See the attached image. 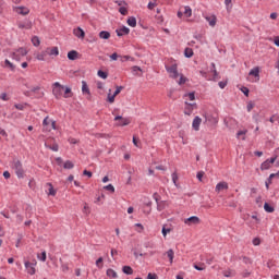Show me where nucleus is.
Instances as JSON below:
<instances>
[{
    "mask_svg": "<svg viewBox=\"0 0 279 279\" xmlns=\"http://www.w3.org/2000/svg\"><path fill=\"white\" fill-rule=\"evenodd\" d=\"M61 269H62V271H64V272L69 271V265L62 264V265H61Z\"/></svg>",
    "mask_w": 279,
    "mask_h": 279,
    "instance_id": "64",
    "label": "nucleus"
},
{
    "mask_svg": "<svg viewBox=\"0 0 279 279\" xmlns=\"http://www.w3.org/2000/svg\"><path fill=\"white\" fill-rule=\"evenodd\" d=\"M32 43H33L34 47H39L40 46V38H38V36H34L32 38Z\"/></svg>",
    "mask_w": 279,
    "mask_h": 279,
    "instance_id": "39",
    "label": "nucleus"
},
{
    "mask_svg": "<svg viewBox=\"0 0 279 279\" xmlns=\"http://www.w3.org/2000/svg\"><path fill=\"white\" fill-rule=\"evenodd\" d=\"M64 90V86L60 83L56 82L52 85V94L54 95L56 99H60L62 97V92Z\"/></svg>",
    "mask_w": 279,
    "mask_h": 279,
    "instance_id": "3",
    "label": "nucleus"
},
{
    "mask_svg": "<svg viewBox=\"0 0 279 279\" xmlns=\"http://www.w3.org/2000/svg\"><path fill=\"white\" fill-rule=\"evenodd\" d=\"M184 56H185V58H193V49L192 48H185Z\"/></svg>",
    "mask_w": 279,
    "mask_h": 279,
    "instance_id": "37",
    "label": "nucleus"
},
{
    "mask_svg": "<svg viewBox=\"0 0 279 279\" xmlns=\"http://www.w3.org/2000/svg\"><path fill=\"white\" fill-rule=\"evenodd\" d=\"M49 190L48 195H51L52 197H56V189H53V184L48 183Z\"/></svg>",
    "mask_w": 279,
    "mask_h": 279,
    "instance_id": "34",
    "label": "nucleus"
},
{
    "mask_svg": "<svg viewBox=\"0 0 279 279\" xmlns=\"http://www.w3.org/2000/svg\"><path fill=\"white\" fill-rule=\"evenodd\" d=\"M63 90H64L63 97L65 99H69V97H73V93H71V87H65Z\"/></svg>",
    "mask_w": 279,
    "mask_h": 279,
    "instance_id": "32",
    "label": "nucleus"
},
{
    "mask_svg": "<svg viewBox=\"0 0 279 279\" xmlns=\"http://www.w3.org/2000/svg\"><path fill=\"white\" fill-rule=\"evenodd\" d=\"M117 96H114V94L112 95V89H109L108 96H107V101L109 104H114V99Z\"/></svg>",
    "mask_w": 279,
    "mask_h": 279,
    "instance_id": "27",
    "label": "nucleus"
},
{
    "mask_svg": "<svg viewBox=\"0 0 279 279\" xmlns=\"http://www.w3.org/2000/svg\"><path fill=\"white\" fill-rule=\"evenodd\" d=\"M211 73H214V82H216V80H219V72H217V69L211 70Z\"/></svg>",
    "mask_w": 279,
    "mask_h": 279,
    "instance_id": "47",
    "label": "nucleus"
},
{
    "mask_svg": "<svg viewBox=\"0 0 279 279\" xmlns=\"http://www.w3.org/2000/svg\"><path fill=\"white\" fill-rule=\"evenodd\" d=\"M116 33H117V36H128V34H130V28H128L126 26H123L122 28H118Z\"/></svg>",
    "mask_w": 279,
    "mask_h": 279,
    "instance_id": "17",
    "label": "nucleus"
},
{
    "mask_svg": "<svg viewBox=\"0 0 279 279\" xmlns=\"http://www.w3.org/2000/svg\"><path fill=\"white\" fill-rule=\"evenodd\" d=\"M128 60H134V58H132L131 56H123L121 57V62H128Z\"/></svg>",
    "mask_w": 279,
    "mask_h": 279,
    "instance_id": "56",
    "label": "nucleus"
},
{
    "mask_svg": "<svg viewBox=\"0 0 279 279\" xmlns=\"http://www.w3.org/2000/svg\"><path fill=\"white\" fill-rule=\"evenodd\" d=\"M99 38H101L102 40H108L110 38V32H108V31L100 32Z\"/></svg>",
    "mask_w": 279,
    "mask_h": 279,
    "instance_id": "24",
    "label": "nucleus"
},
{
    "mask_svg": "<svg viewBox=\"0 0 279 279\" xmlns=\"http://www.w3.org/2000/svg\"><path fill=\"white\" fill-rule=\"evenodd\" d=\"M27 53V49H25V48H19V49H16L15 51H13L12 53H11V58L13 59V60H16V62H21V59L22 58H25V54Z\"/></svg>",
    "mask_w": 279,
    "mask_h": 279,
    "instance_id": "2",
    "label": "nucleus"
},
{
    "mask_svg": "<svg viewBox=\"0 0 279 279\" xmlns=\"http://www.w3.org/2000/svg\"><path fill=\"white\" fill-rule=\"evenodd\" d=\"M264 209L265 210H274V207L269 206V203L264 204Z\"/></svg>",
    "mask_w": 279,
    "mask_h": 279,
    "instance_id": "62",
    "label": "nucleus"
},
{
    "mask_svg": "<svg viewBox=\"0 0 279 279\" xmlns=\"http://www.w3.org/2000/svg\"><path fill=\"white\" fill-rule=\"evenodd\" d=\"M4 66H8V69H11V71H15L16 65L10 62V60L5 59Z\"/></svg>",
    "mask_w": 279,
    "mask_h": 279,
    "instance_id": "31",
    "label": "nucleus"
},
{
    "mask_svg": "<svg viewBox=\"0 0 279 279\" xmlns=\"http://www.w3.org/2000/svg\"><path fill=\"white\" fill-rule=\"evenodd\" d=\"M47 56H60V50L58 47H48L46 48Z\"/></svg>",
    "mask_w": 279,
    "mask_h": 279,
    "instance_id": "14",
    "label": "nucleus"
},
{
    "mask_svg": "<svg viewBox=\"0 0 279 279\" xmlns=\"http://www.w3.org/2000/svg\"><path fill=\"white\" fill-rule=\"evenodd\" d=\"M169 232H171V229H167L166 227H162V229H161V234H162L163 236H167V234H169Z\"/></svg>",
    "mask_w": 279,
    "mask_h": 279,
    "instance_id": "53",
    "label": "nucleus"
},
{
    "mask_svg": "<svg viewBox=\"0 0 279 279\" xmlns=\"http://www.w3.org/2000/svg\"><path fill=\"white\" fill-rule=\"evenodd\" d=\"M12 168L14 169L17 178L20 179L25 178V170H23V163L21 162V160L19 159L13 160Z\"/></svg>",
    "mask_w": 279,
    "mask_h": 279,
    "instance_id": "1",
    "label": "nucleus"
},
{
    "mask_svg": "<svg viewBox=\"0 0 279 279\" xmlns=\"http://www.w3.org/2000/svg\"><path fill=\"white\" fill-rule=\"evenodd\" d=\"M24 265H25V269H26L27 274H29V276H34V274H36V265H37L36 259H33L32 262L26 260L24 263Z\"/></svg>",
    "mask_w": 279,
    "mask_h": 279,
    "instance_id": "4",
    "label": "nucleus"
},
{
    "mask_svg": "<svg viewBox=\"0 0 279 279\" xmlns=\"http://www.w3.org/2000/svg\"><path fill=\"white\" fill-rule=\"evenodd\" d=\"M166 71L172 80H178V77H180V73H178V64H172L171 66L166 65Z\"/></svg>",
    "mask_w": 279,
    "mask_h": 279,
    "instance_id": "5",
    "label": "nucleus"
},
{
    "mask_svg": "<svg viewBox=\"0 0 279 279\" xmlns=\"http://www.w3.org/2000/svg\"><path fill=\"white\" fill-rule=\"evenodd\" d=\"M276 158L277 157H271L270 159L265 160L260 166V170L267 171V169H271V165H274V162H276Z\"/></svg>",
    "mask_w": 279,
    "mask_h": 279,
    "instance_id": "6",
    "label": "nucleus"
},
{
    "mask_svg": "<svg viewBox=\"0 0 279 279\" xmlns=\"http://www.w3.org/2000/svg\"><path fill=\"white\" fill-rule=\"evenodd\" d=\"M138 71H140V72L143 71L138 65H134V66L132 68V73H133V75H138Z\"/></svg>",
    "mask_w": 279,
    "mask_h": 279,
    "instance_id": "43",
    "label": "nucleus"
},
{
    "mask_svg": "<svg viewBox=\"0 0 279 279\" xmlns=\"http://www.w3.org/2000/svg\"><path fill=\"white\" fill-rule=\"evenodd\" d=\"M172 182H173L174 186H178V173H175V172L172 173Z\"/></svg>",
    "mask_w": 279,
    "mask_h": 279,
    "instance_id": "49",
    "label": "nucleus"
},
{
    "mask_svg": "<svg viewBox=\"0 0 279 279\" xmlns=\"http://www.w3.org/2000/svg\"><path fill=\"white\" fill-rule=\"evenodd\" d=\"M45 147H47V149H51L52 151H58L59 149L58 144H53L52 146H49L47 143H45Z\"/></svg>",
    "mask_w": 279,
    "mask_h": 279,
    "instance_id": "41",
    "label": "nucleus"
},
{
    "mask_svg": "<svg viewBox=\"0 0 279 279\" xmlns=\"http://www.w3.org/2000/svg\"><path fill=\"white\" fill-rule=\"evenodd\" d=\"M82 92L90 95V89L88 88V84L85 81L82 82Z\"/></svg>",
    "mask_w": 279,
    "mask_h": 279,
    "instance_id": "29",
    "label": "nucleus"
},
{
    "mask_svg": "<svg viewBox=\"0 0 279 279\" xmlns=\"http://www.w3.org/2000/svg\"><path fill=\"white\" fill-rule=\"evenodd\" d=\"M116 3H118V5H119L120 8H123V5H128V2H125V1H123V0H121V1H116Z\"/></svg>",
    "mask_w": 279,
    "mask_h": 279,
    "instance_id": "63",
    "label": "nucleus"
},
{
    "mask_svg": "<svg viewBox=\"0 0 279 279\" xmlns=\"http://www.w3.org/2000/svg\"><path fill=\"white\" fill-rule=\"evenodd\" d=\"M27 102L25 104H16L14 105V108H16V110H25V108H27Z\"/></svg>",
    "mask_w": 279,
    "mask_h": 279,
    "instance_id": "40",
    "label": "nucleus"
},
{
    "mask_svg": "<svg viewBox=\"0 0 279 279\" xmlns=\"http://www.w3.org/2000/svg\"><path fill=\"white\" fill-rule=\"evenodd\" d=\"M122 90H123V86H116V90L113 95L117 97V95H119Z\"/></svg>",
    "mask_w": 279,
    "mask_h": 279,
    "instance_id": "52",
    "label": "nucleus"
},
{
    "mask_svg": "<svg viewBox=\"0 0 279 279\" xmlns=\"http://www.w3.org/2000/svg\"><path fill=\"white\" fill-rule=\"evenodd\" d=\"M73 167H75V165L71 160H66L63 165V169H73Z\"/></svg>",
    "mask_w": 279,
    "mask_h": 279,
    "instance_id": "35",
    "label": "nucleus"
},
{
    "mask_svg": "<svg viewBox=\"0 0 279 279\" xmlns=\"http://www.w3.org/2000/svg\"><path fill=\"white\" fill-rule=\"evenodd\" d=\"M186 107L184 109V114H187V117H191V114H193V110L194 108H197L196 104H189L185 102Z\"/></svg>",
    "mask_w": 279,
    "mask_h": 279,
    "instance_id": "11",
    "label": "nucleus"
},
{
    "mask_svg": "<svg viewBox=\"0 0 279 279\" xmlns=\"http://www.w3.org/2000/svg\"><path fill=\"white\" fill-rule=\"evenodd\" d=\"M98 77H101V80H108V72H104L101 70L97 73Z\"/></svg>",
    "mask_w": 279,
    "mask_h": 279,
    "instance_id": "38",
    "label": "nucleus"
},
{
    "mask_svg": "<svg viewBox=\"0 0 279 279\" xmlns=\"http://www.w3.org/2000/svg\"><path fill=\"white\" fill-rule=\"evenodd\" d=\"M45 58H47V50H44V51L38 52L36 54V59L39 60V61H45Z\"/></svg>",
    "mask_w": 279,
    "mask_h": 279,
    "instance_id": "26",
    "label": "nucleus"
},
{
    "mask_svg": "<svg viewBox=\"0 0 279 279\" xmlns=\"http://www.w3.org/2000/svg\"><path fill=\"white\" fill-rule=\"evenodd\" d=\"M205 19L209 23L210 27H215V25H217V15L206 16Z\"/></svg>",
    "mask_w": 279,
    "mask_h": 279,
    "instance_id": "18",
    "label": "nucleus"
},
{
    "mask_svg": "<svg viewBox=\"0 0 279 279\" xmlns=\"http://www.w3.org/2000/svg\"><path fill=\"white\" fill-rule=\"evenodd\" d=\"M114 121H119V122L117 123V125L120 126V128H123V126H125V125H130V119L123 118V117H121V116H117V117L114 118Z\"/></svg>",
    "mask_w": 279,
    "mask_h": 279,
    "instance_id": "8",
    "label": "nucleus"
},
{
    "mask_svg": "<svg viewBox=\"0 0 279 279\" xmlns=\"http://www.w3.org/2000/svg\"><path fill=\"white\" fill-rule=\"evenodd\" d=\"M83 175H87V178H93V172H90L88 170H84Z\"/></svg>",
    "mask_w": 279,
    "mask_h": 279,
    "instance_id": "61",
    "label": "nucleus"
},
{
    "mask_svg": "<svg viewBox=\"0 0 279 279\" xmlns=\"http://www.w3.org/2000/svg\"><path fill=\"white\" fill-rule=\"evenodd\" d=\"M106 191H110V193H114V185L109 184L107 186L104 187Z\"/></svg>",
    "mask_w": 279,
    "mask_h": 279,
    "instance_id": "55",
    "label": "nucleus"
},
{
    "mask_svg": "<svg viewBox=\"0 0 279 279\" xmlns=\"http://www.w3.org/2000/svg\"><path fill=\"white\" fill-rule=\"evenodd\" d=\"M254 102L253 101H248L247 102V106H246V110L247 112H252V110L254 109Z\"/></svg>",
    "mask_w": 279,
    "mask_h": 279,
    "instance_id": "45",
    "label": "nucleus"
},
{
    "mask_svg": "<svg viewBox=\"0 0 279 279\" xmlns=\"http://www.w3.org/2000/svg\"><path fill=\"white\" fill-rule=\"evenodd\" d=\"M13 12L21 14L22 16H27V14H29V9L27 7H13Z\"/></svg>",
    "mask_w": 279,
    "mask_h": 279,
    "instance_id": "7",
    "label": "nucleus"
},
{
    "mask_svg": "<svg viewBox=\"0 0 279 279\" xmlns=\"http://www.w3.org/2000/svg\"><path fill=\"white\" fill-rule=\"evenodd\" d=\"M196 178L199 182H202V178H204V171L197 172Z\"/></svg>",
    "mask_w": 279,
    "mask_h": 279,
    "instance_id": "58",
    "label": "nucleus"
},
{
    "mask_svg": "<svg viewBox=\"0 0 279 279\" xmlns=\"http://www.w3.org/2000/svg\"><path fill=\"white\" fill-rule=\"evenodd\" d=\"M225 5L227 7V10H232V0H225Z\"/></svg>",
    "mask_w": 279,
    "mask_h": 279,
    "instance_id": "48",
    "label": "nucleus"
},
{
    "mask_svg": "<svg viewBox=\"0 0 279 279\" xmlns=\"http://www.w3.org/2000/svg\"><path fill=\"white\" fill-rule=\"evenodd\" d=\"M184 15L187 19H191V16L193 15V10H191V7H184Z\"/></svg>",
    "mask_w": 279,
    "mask_h": 279,
    "instance_id": "30",
    "label": "nucleus"
},
{
    "mask_svg": "<svg viewBox=\"0 0 279 279\" xmlns=\"http://www.w3.org/2000/svg\"><path fill=\"white\" fill-rule=\"evenodd\" d=\"M73 34L74 36H76V38H81L82 40H84L86 36V33L84 32V29H82V27L74 28Z\"/></svg>",
    "mask_w": 279,
    "mask_h": 279,
    "instance_id": "12",
    "label": "nucleus"
},
{
    "mask_svg": "<svg viewBox=\"0 0 279 279\" xmlns=\"http://www.w3.org/2000/svg\"><path fill=\"white\" fill-rule=\"evenodd\" d=\"M96 267L98 269H104V257H99L97 260H96Z\"/></svg>",
    "mask_w": 279,
    "mask_h": 279,
    "instance_id": "36",
    "label": "nucleus"
},
{
    "mask_svg": "<svg viewBox=\"0 0 279 279\" xmlns=\"http://www.w3.org/2000/svg\"><path fill=\"white\" fill-rule=\"evenodd\" d=\"M146 279H158V275L149 272Z\"/></svg>",
    "mask_w": 279,
    "mask_h": 279,
    "instance_id": "57",
    "label": "nucleus"
},
{
    "mask_svg": "<svg viewBox=\"0 0 279 279\" xmlns=\"http://www.w3.org/2000/svg\"><path fill=\"white\" fill-rule=\"evenodd\" d=\"M17 27L20 29H32V21L19 22Z\"/></svg>",
    "mask_w": 279,
    "mask_h": 279,
    "instance_id": "16",
    "label": "nucleus"
},
{
    "mask_svg": "<svg viewBox=\"0 0 279 279\" xmlns=\"http://www.w3.org/2000/svg\"><path fill=\"white\" fill-rule=\"evenodd\" d=\"M185 97H189L190 101H195V93H189L187 95H185Z\"/></svg>",
    "mask_w": 279,
    "mask_h": 279,
    "instance_id": "54",
    "label": "nucleus"
},
{
    "mask_svg": "<svg viewBox=\"0 0 279 279\" xmlns=\"http://www.w3.org/2000/svg\"><path fill=\"white\" fill-rule=\"evenodd\" d=\"M184 223H186V226H197L199 225V217L191 216L184 220Z\"/></svg>",
    "mask_w": 279,
    "mask_h": 279,
    "instance_id": "10",
    "label": "nucleus"
},
{
    "mask_svg": "<svg viewBox=\"0 0 279 279\" xmlns=\"http://www.w3.org/2000/svg\"><path fill=\"white\" fill-rule=\"evenodd\" d=\"M126 23L128 25H130V27H136V17L134 16L129 17Z\"/></svg>",
    "mask_w": 279,
    "mask_h": 279,
    "instance_id": "28",
    "label": "nucleus"
},
{
    "mask_svg": "<svg viewBox=\"0 0 279 279\" xmlns=\"http://www.w3.org/2000/svg\"><path fill=\"white\" fill-rule=\"evenodd\" d=\"M241 92L243 93V95H245V97H250V88L247 87H242Z\"/></svg>",
    "mask_w": 279,
    "mask_h": 279,
    "instance_id": "50",
    "label": "nucleus"
},
{
    "mask_svg": "<svg viewBox=\"0 0 279 279\" xmlns=\"http://www.w3.org/2000/svg\"><path fill=\"white\" fill-rule=\"evenodd\" d=\"M245 134H247V130L239 131L236 136H238V138H240L241 136H245Z\"/></svg>",
    "mask_w": 279,
    "mask_h": 279,
    "instance_id": "59",
    "label": "nucleus"
},
{
    "mask_svg": "<svg viewBox=\"0 0 279 279\" xmlns=\"http://www.w3.org/2000/svg\"><path fill=\"white\" fill-rule=\"evenodd\" d=\"M248 75H253V77H257V80L260 78V68L256 66L252 69L248 73Z\"/></svg>",
    "mask_w": 279,
    "mask_h": 279,
    "instance_id": "19",
    "label": "nucleus"
},
{
    "mask_svg": "<svg viewBox=\"0 0 279 279\" xmlns=\"http://www.w3.org/2000/svg\"><path fill=\"white\" fill-rule=\"evenodd\" d=\"M182 84H186V77L181 74L179 80V85L182 86Z\"/></svg>",
    "mask_w": 279,
    "mask_h": 279,
    "instance_id": "51",
    "label": "nucleus"
},
{
    "mask_svg": "<svg viewBox=\"0 0 279 279\" xmlns=\"http://www.w3.org/2000/svg\"><path fill=\"white\" fill-rule=\"evenodd\" d=\"M107 276H108V278H117V271H114V269H111V268H109V269H107Z\"/></svg>",
    "mask_w": 279,
    "mask_h": 279,
    "instance_id": "33",
    "label": "nucleus"
},
{
    "mask_svg": "<svg viewBox=\"0 0 279 279\" xmlns=\"http://www.w3.org/2000/svg\"><path fill=\"white\" fill-rule=\"evenodd\" d=\"M122 271H123V274H125L126 276H132V274H134V269H132L131 266H123V267H122Z\"/></svg>",
    "mask_w": 279,
    "mask_h": 279,
    "instance_id": "21",
    "label": "nucleus"
},
{
    "mask_svg": "<svg viewBox=\"0 0 279 279\" xmlns=\"http://www.w3.org/2000/svg\"><path fill=\"white\" fill-rule=\"evenodd\" d=\"M193 267L194 269H196V271H204V269H206V264L198 263V264H194Z\"/></svg>",
    "mask_w": 279,
    "mask_h": 279,
    "instance_id": "25",
    "label": "nucleus"
},
{
    "mask_svg": "<svg viewBox=\"0 0 279 279\" xmlns=\"http://www.w3.org/2000/svg\"><path fill=\"white\" fill-rule=\"evenodd\" d=\"M43 125H44V132H51V129L48 128V125H49V116H47L44 119Z\"/></svg>",
    "mask_w": 279,
    "mask_h": 279,
    "instance_id": "23",
    "label": "nucleus"
},
{
    "mask_svg": "<svg viewBox=\"0 0 279 279\" xmlns=\"http://www.w3.org/2000/svg\"><path fill=\"white\" fill-rule=\"evenodd\" d=\"M240 258H242L244 265H252V258H250L247 256H242Z\"/></svg>",
    "mask_w": 279,
    "mask_h": 279,
    "instance_id": "42",
    "label": "nucleus"
},
{
    "mask_svg": "<svg viewBox=\"0 0 279 279\" xmlns=\"http://www.w3.org/2000/svg\"><path fill=\"white\" fill-rule=\"evenodd\" d=\"M38 258H39V260L45 263V260H47V252H43L41 255H38Z\"/></svg>",
    "mask_w": 279,
    "mask_h": 279,
    "instance_id": "46",
    "label": "nucleus"
},
{
    "mask_svg": "<svg viewBox=\"0 0 279 279\" xmlns=\"http://www.w3.org/2000/svg\"><path fill=\"white\" fill-rule=\"evenodd\" d=\"M199 125H202V118L196 116L192 122V128L195 132H199Z\"/></svg>",
    "mask_w": 279,
    "mask_h": 279,
    "instance_id": "13",
    "label": "nucleus"
},
{
    "mask_svg": "<svg viewBox=\"0 0 279 279\" xmlns=\"http://www.w3.org/2000/svg\"><path fill=\"white\" fill-rule=\"evenodd\" d=\"M221 191H228V182L222 181L216 185V193H221Z\"/></svg>",
    "mask_w": 279,
    "mask_h": 279,
    "instance_id": "15",
    "label": "nucleus"
},
{
    "mask_svg": "<svg viewBox=\"0 0 279 279\" xmlns=\"http://www.w3.org/2000/svg\"><path fill=\"white\" fill-rule=\"evenodd\" d=\"M77 56H80V53L76 50H71L68 52V58L70 60H77Z\"/></svg>",
    "mask_w": 279,
    "mask_h": 279,
    "instance_id": "20",
    "label": "nucleus"
},
{
    "mask_svg": "<svg viewBox=\"0 0 279 279\" xmlns=\"http://www.w3.org/2000/svg\"><path fill=\"white\" fill-rule=\"evenodd\" d=\"M166 254H167V256L170 260V265H173V258L175 256V253L173 252V248L168 250Z\"/></svg>",
    "mask_w": 279,
    "mask_h": 279,
    "instance_id": "22",
    "label": "nucleus"
},
{
    "mask_svg": "<svg viewBox=\"0 0 279 279\" xmlns=\"http://www.w3.org/2000/svg\"><path fill=\"white\" fill-rule=\"evenodd\" d=\"M253 245L255 246L260 245V238L253 239Z\"/></svg>",
    "mask_w": 279,
    "mask_h": 279,
    "instance_id": "60",
    "label": "nucleus"
},
{
    "mask_svg": "<svg viewBox=\"0 0 279 279\" xmlns=\"http://www.w3.org/2000/svg\"><path fill=\"white\" fill-rule=\"evenodd\" d=\"M204 118L210 125H217V123H219V118L214 114H205Z\"/></svg>",
    "mask_w": 279,
    "mask_h": 279,
    "instance_id": "9",
    "label": "nucleus"
},
{
    "mask_svg": "<svg viewBox=\"0 0 279 279\" xmlns=\"http://www.w3.org/2000/svg\"><path fill=\"white\" fill-rule=\"evenodd\" d=\"M119 12H120V14H122V16H126L128 8L126 7H120Z\"/></svg>",
    "mask_w": 279,
    "mask_h": 279,
    "instance_id": "44",
    "label": "nucleus"
}]
</instances>
